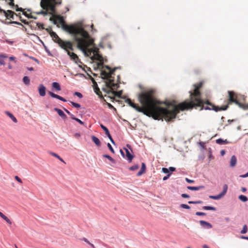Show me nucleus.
<instances>
[{"label":"nucleus","mask_w":248,"mask_h":248,"mask_svg":"<svg viewBox=\"0 0 248 248\" xmlns=\"http://www.w3.org/2000/svg\"><path fill=\"white\" fill-rule=\"evenodd\" d=\"M0 217H1L4 220H5L8 224L11 225L12 221L6 216H5L2 212H0Z\"/></svg>","instance_id":"nucleus-22"},{"label":"nucleus","mask_w":248,"mask_h":248,"mask_svg":"<svg viewBox=\"0 0 248 248\" xmlns=\"http://www.w3.org/2000/svg\"><path fill=\"white\" fill-rule=\"evenodd\" d=\"M180 207L184 208V209H190V207L189 205L186 204H183V203L180 204Z\"/></svg>","instance_id":"nucleus-43"},{"label":"nucleus","mask_w":248,"mask_h":248,"mask_svg":"<svg viewBox=\"0 0 248 248\" xmlns=\"http://www.w3.org/2000/svg\"><path fill=\"white\" fill-rule=\"evenodd\" d=\"M202 209L204 210H213V211H216V209L214 207L212 206H204L202 207Z\"/></svg>","instance_id":"nucleus-36"},{"label":"nucleus","mask_w":248,"mask_h":248,"mask_svg":"<svg viewBox=\"0 0 248 248\" xmlns=\"http://www.w3.org/2000/svg\"><path fill=\"white\" fill-rule=\"evenodd\" d=\"M146 166L144 163H142L140 170L138 172L137 176H140L145 172Z\"/></svg>","instance_id":"nucleus-19"},{"label":"nucleus","mask_w":248,"mask_h":248,"mask_svg":"<svg viewBox=\"0 0 248 248\" xmlns=\"http://www.w3.org/2000/svg\"><path fill=\"white\" fill-rule=\"evenodd\" d=\"M100 127L105 131L106 135L108 134V133H109V130L105 126L102 124H101Z\"/></svg>","instance_id":"nucleus-38"},{"label":"nucleus","mask_w":248,"mask_h":248,"mask_svg":"<svg viewBox=\"0 0 248 248\" xmlns=\"http://www.w3.org/2000/svg\"><path fill=\"white\" fill-rule=\"evenodd\" d=\"M195 214L197 215V216H205L206 215V213H204V212H196Z\"/></svg>","instance_id":"nucleus-48"},{"label":"nucleus","mask_w":248,"mask_h":248,"mask_svg":"<svg viewBox=\"0 0 248 248\" xmlns=\"http://www.w3.org/2000/svg\"><path fill=\"white\" fill-rule=\"evenodd\" d=\"M50 35L54 41L57 43L59 46L63 49H71L73 50V43L70 41H64L61 39L56 32L52 31L50 32Z\"/></svg>","instance_id":"nucleus-5"},{"label":"nucleus","mask_w":248,"mask_h":248,"mask_svg":"<svg viewBox=\"0 0 248 248\" xmlns=\"http://www.w3.org/2000/svg\"><path fill=\"white\" fill-rule=\"evenodd\" d=\"M75 95L77 96L78 97H79V98H82V95L81 93H79V92H75Z\"/></svg>","instance_id":"nucleus-53"},{"label":"nucleus","mask_w":248,"mask_h":248,"mask_svg":"<svg viewBox=\"0 0 248 248\" xmlns=\"http://www.w3.org/2000/svg\"><path fill=\"white\" fill-rule=\"evenodd\" d=\"M216 142L219 144H225L228 143L229 142L227 140H223L221 139H218L216 140Z\"/></svg>","instance_id":"nucleus-29"},{"label":"nucleus","mask_w":248,"mask_h":248,"mask_svg":"<svg viewBox=\"0 0 248 248\" xmlns=\"http://www.w3.org/2000/svg\"><path fill=\"white\" fill-rule=\"evenodd\" d=\"M70 103L74 107H75L77 108H80V105L78 103H75L72 101H71Z\"/></svg>","instance_id":"nucleus-40"},{"label":"nucleus","mask_w":248,"mask_h":248,"mask_svg":"<svg viewBox=\"0 0 248 248\" xmlns=\"http://www.w3.org/2000/svg\"><path fill=\"white\" fill-rule=\"evenodd\" d=\"M92 140L98 146H100L101 145L99 140L94 136H92Z\"/></svg>","instance_id":"nucleus-25"},{"label":"nucleus","mask_w":248,"mask_h":248,"mask_svg":"<svg viewBox=\"0 0 248 248\" xmlns=\"http://www.w3.org/2000/svg\"><path fill=\"white\" fill-rule=\"evenodd\" d=\"M64 50L67 52V54L70 56L71 60H73L75 62L77 63V61L78 60V58L77 55L74 52H71L70 50L72 51L71 49L68 48Z\"/></svg>","instance_id":"nucleus-10"},{"label":"nucleus","mask_w":248,"mask_h":248,"mask_svg":"<svg viewBox=\"0 0 248 248\" xmlns=\"http://www.w3.org/2000/svg\"><path fill=\"white\" fill-rule=\"evenodd\" d=\"M107 146L108 147V148H109V149L110 150V151L112 153H114V151L113 149V148L112 147L111 145H110V143H108V144H107Z\"/></svg>","instance_id":"nucleus-46"},{"label":"nucleus","mask_w":248,"mask_h":248,"mask_svg":"<svg viewBox=\"0 0 248 248\" xmlns=\"http://www.w3.org/2000/svg\"><path fill=\"white\" fill-rule=\"evenodd\" d=\"M181 196L184 198H189V196L186 194H182Z\"/></svg>","instance_id":"nucleus-57"},{"label":"nucleus","mask_w":248,"mask_h":248,"mask_svg":"<svg viewBox=\"0 0 248 248\" xmlns=\"http://www.w3.org/2000/svg\"><path fill=\"white\" fill-rule=\"evenodd\" d=\"M138 100L142 107H140L127 98L125 102L135 108L137 111L143 114L152 117L155 120H162L169 122L176 118L177 114L181 110L177 105H173L171 103L167 104L168 106H172V109L162 108L160 106L163 103L158 100L157 91L154 88H149L143 90L138 95Z\"/></svg>","instance_id":"nucleus-1"},{"label":"nucleus","mask_w":248,"mask_h":248,"mask_svg":"<svg viewBox=\"0 0 248 248\" xmlns=\"http://www.w3.org/2000/svg\"><path fill=\"white\" fill-rule=\"evenodd\" d=\"M48 94L52 97L58 99L62 101H63V102H66V100L64 98H63V97H61V96L57 95L52 92H49Z\"/></svg>","instance_id":"nucleus-13"},{"label":"nucleus","mask_w":248,"mask_h":248,"mask_svg":"<svg viewBox=\"0 0 248 248\" xmlns=\"http://www.w3.org/2000/svg\"><path fill=\"white\" fill-rule=\"evenodd\" d=\"M37 26H38V28H39V29H44V25L43 24L37 23Z\"/></svg>","instance_id":"nucleus-51"},{"label":"nucleus","mask_w":248,"mask_h":248,"mask_svg":"<svg viewBox=\"0 0 248 248\" xmlns=\"http://www.w3.org/2000/svg\"><path fill=\"white\" fill-rule=\"evenodd\" d=\"M204 186H188L187 187V188L189 190H200L201 189H203L204 188Z\"/></svg>","instance_id":"nucleus-24"},{"label":"nucleus","mask_w":248,"mask_h":248,"mask_svg":"<svg viewBox=\"0 0 248 248\" xmlns=\"http://www.w3.org/2000/svg\"><path fill=\"white\" fill-rule=\"evenodd\" d=\"M106 135L108 137V138H109V139L111 141V142L113 143V144H114V141L113 140V139L112 138V137L110 135V133H108V134H106Z\"/></svg>","instance_id":"nucleus-47"},{"label":"nucleus","mask_w":248,"mask_h":248,"mask_svg":"<svg viewBox=\"0 0 248 248\" xmlns=\"http://www.w3.org/2000/svg\"><path fill=\"white\" fill-rule=\"evenodd\" d=\"M65 29L73 36L74 41L77 43L78 48L87 56L91 55L93 50L89 47L93 45V40L91 38L88 32L84 29L79 30L72 26H65Z\"/></svg>","instance_id":"nucleus-3"},{"label":"nucleus","mask_w":248,"mask_h":248,"mask_svg":"<svg viewBox=\"0 0 248 248\" xmlns=\"http://www.w3.org/2000/svg\"><path fill=\"white\" fill-rule=\"evenodd\" d=\"M50 154L52 156L59 159L61 162H63L64 164H66L65 162L63 160V159L62 158H61L58 154L53 152H50Z\"/></svg>","instance_id":"nucleus-27"},{"label":"nucleus","mask_w":248,"mask_h":248,"mask_svg":"<svg viewBox=\"0 0 248 248\" xmlns=\"http://www.w3.org/2000/svg\"><path fill=\"white\" fill-rule=\"evenodd\" d=\"M54 110L57 112L59 115L61 116L63 119H65L66 118V115L61 109L58 108H55Z\"/></svg>","instance_id":"nucleus-16"},{"label":"nucleus","mask_w":248,"mask_h":248,"mask_svg":"<svg viewBox=\"0 0 248 248\" xmlns=\"http://www.w3.org/2000/svg\"><path fill=\"white\" fill-rule=\"evenodd\" d=\"M199 222L200 225L202 227H206L208 229H211L212 228V225L205 221L201 220Z\"/></svg>","instance_id":"nucleus-15"},{"label":"nucleus","mask_w":248,"mask_h":248,"mask_svg":"<svg viewBox=\"0 0 248 248\" xmlns=\"http://www.w3.org/2000/svg\"><path fill=\"white\" fill-rule=\"evenodd\" d=\"M9 0L10 1V2L9 3V4L10 6L16 7V5H15V4H14V0Z\"/></svg>","instance_id":"nucleus-55"},{"label":"nucleus","mask_w":248,"mask_h":248,"mask_svg":"<svg viewBox=\"0 0 248 248\" xmlns=\"http://www.w3.org/2000/svg\"><path fill=\"white\" fill-rule=\"evenodd\" d=\"M104 157L108 158V160H109L111 162L113 163H115V161L114 159H113L110 155H103Z\"/></svg>","instance_id":"nucleus-37"},{"label":"nucleus","mask_w":248,"mask_h":248,"mask_svg":"<svg viewBox=\"0 0 248 248\" xmlns=\"http://www.w3.org/2000/svg\"><path fill=\"white\" fill-rule=\"evenodd\" d=\"M109 94H111L113 95V97L109 96L111 99H114V96H117L118 97H120L122 94V91H118L116 92L115 91H111Z\"/></svg>","instance_id":"nucleus-14"},{"label":"nucleus","mask_w":248,"mask_h":248,"mask_svg":"<svg viewBox=\"0 0 248 248\" xmlns=\"http://www.w3.org/2000/svg\"><path fill=\"white\" fill-rule=\"evenodd\" d=\"M64 110H65V112H66L68 114H69V115L71 116V118H72H72H74V115L73 114H72V113H70V112H69L67 109H65V108H64Z\"/></svg>","instance_id":"nucleus-50"},{"label":"nucleus","mask_w":248,"mask_h":248,"mask_svg":"<svg viewBox=\"0 0 248 248\" xmlns=\"http://www.w3.org/2000/svg\"><path fill=\"white\" fill-rule=\"evenodd\" d=\"M54 17L56 19V20L59 22V23L62 25V28L66 31L68 32L70 34H71V33L69 31H68L67 30H66L65 29V26H72V27H74L76 29H79V30H82L83 29L82 28L79 27H77L75 25H67V24H65L62 16H55Z\"/></svg>","instance_id":"nucleus-8"},{"label":"nucleus","mask_w":248,"mask_h":248,"mask_svg":"<svg viewBox=\"0 0 248 248\" xmlns=\"http://www.w3.org/2000/svg\"><path fill=\"white\" fill-rule=\"evenodd\" d=\"M236 162H237V158H236V156L235 155H232L231 157L230 162V166L231 167H234L236 165Z\"/></svg>","instance_id":"nucleus-18"},{"label":"nucleus","mask_w":248,"mask_h":248,"mask_svg":"<svg viewBox=\"0 0 248 248\" xmlns=\"http://www.w3.org/2000/svg\"><path fill=\"white\" fill-rule=\"evenodd\" d=\"M74 136L75 137L78 138L80 136V134L79 133H76L74 135Z\"/></svg>","instance_id":"nucleus-62"},{"label":"nucleus","mask_w":248,"mask_h":248,"mask_svg":"<svg viewBox=\"0 0 248 248\" xmlns=\"http://www.w3.org/2000/svg\"><path fill=\"white\" fill-rule=\"evenodd\" d=\"M0 217H1L4 220H5L8 224L11 225L12 221L6 216H5L2 212H0Z\"/></svg>","instance_id":"nucleus-20"},{"label":"nucleus","mask_w":248,"mask_h":248,"mask_svg":"<svg viewBox=\"0 0 248 248\" xmlns=\"http://www.w3.org/2000/svg\"><path fill=\"white\" fill-rule=\"evenodd\" d=\"M108 107L111 109H114L116 110L115 108L110 103L106 102Z\"/></svg>","instance_id":"nucleus-54"},{"label":"nucleus","mask_w":248,"mask_h":248,"mask_svg":"<svg viewBox=\"0 0 248 248\" xmlns=\"http://www.w3.org/2000/svg\"><path fill=\"white\" fill-rule=\"evenodd\" d=\"M57 0H41L40 6L42 9H46L53 11L54 6L52 2H56Z\"/></svg>","instance_id":"nucleus-7"},{"label":"nucleus","mask_w":248,"mask_h":248,"mask_svg":"<svg viewBox=\"0 0 248 248\" xmlns=\"http://www.w3.org/2000/svg\"><path fill=\"white\" fill-rule=\"evenodd\" d=\"M228 189V186L226 184H225L223 187V191L220 194L223 196L226 193Z\"/></svg>","instance_id":"nucleus-35"},{"label":"nucleus","mask_w":248,"mask_h":248,"mask_svg":"<svg viewBox=\"0 0 248 248\" xmlns=\"http://www.w3.org/2000/svg\"><path fill=\"white\" fill-rule=\"evenodd\" d=\"M185 180H186V181L187 183H194V180H190V179H188V178H186Z\"/></svg>","instance_id":"nucleus-56"},{"label":"nucleus","mask_w":248,"mask_h":248,"mask_svg":"<svg viewBox=\"0 0 248 248\" xmlns=\"http://www.w3.org/2000/svg\"><path fill=\"white\" fill-rule=\"evenodd\" d=\"M7 58L6 56L4 55H0V65H4L5 64V59Z\"/></svg>","instance_id":"nucleus-31"},{"label":"nucleus","mask_w":248,"mask_h":248,"mask_svg":"<svg viewBox=\"0 0 248 248\" xmlns=\"http://www.w3.org/2000/svg\"><path fill=\"white\" fill-rule=\"evenodd\" d=\"M225 154V151L224 150L221 151L220 154H221V155H224Z\"/></svg>","instance_id":"nucleus-64"},{"label":"nucleus","mask_w":248,"mask_h":248,"mask_svg":"<svg viewBox=\"0 0 248 248\" xmlns=\"http://www.w3.org/2000/svg\"><path fill=\"white\" fill-rule=\"evenodd\" d=\"M170 175V173L168 174L167 176H164L163 177V180H166L168 179Z\"/></svg>","instance_id":"nucleus-59"},{"label":"nucleus","mask_w":248,"mask_h":248,"mask_svg":"<svg viewBox=\"0 0 248 248\" xmlns=\"http://www.w3.org/2000/svg\"><path fill=\"white\" fill-rule=\"evenodd\" d=\"M16 11H20V12H23V9L22 8H19L18 7V5H16Z\"/></svg>","instance_id":"nucleus-52"},{"label":"nucleus","mask_w":248,"mask_h":248,"mask_svg":"<svg viewBox=\"0 0 248 248\" xmlns=\"http://www.w3.org/2000/svg\"><path fill=\"white\" fill-rule=\"evenodd\" d=\"M105 67L108 71L102 70L101 75L103 78L107 80L106 83V86L109 88L108 93L109 94L111 91H114V90H116L119 87L118 83H114V78L112 77L116 68L111 69L110 67L107 65H105Z\"/></svg>","instance_id":"nucleus-4"},{"label":"nucleus","mask_w":248,"mask_h":248,"mask_svg":"<svg viewBox=\"0 0 248 248\" xmlns=\"http://www.w3.org/2000/svg\"><path fill=\"white\" fill-rule=\"evenodd\" d=\"M52 87L57 91H61V88L59 83L54 82L52 83Z\"/></svg>","instance_id":"nucleus-28"},{"label":"nucleus","mask_w":248,"mask_h":248,"mask_svg":"<svg viewBox=\"0 0 248 248\" xmlns=\"http://www.w3.org/2000/svg\"><path fill=\"white\" fill-rule=\"evenodd\" d=\"M1 11H2L4 14L5 16L7 18H12V19H14V15L15 13L11 10H7L5 11L3 10H1Z\"/></svg>","instance_id":"nucleus-11"},{"label":"nucleus","mask_w":248,"mask_h":248,"mask_svg":"<svg viewBox=\"0 0 248 248\" xmlns=\"http://www.w3.org/2000/svg\"><path fill=\"white\" fill-rule=\"evenodd\" d=\"M102 58V57L100 54H99V53H97V55H95V56H93L92 57V60H97L98 61H101Z\"/></svg>","instance_id":"nucleus-34"},{"label":"nucleus","mask_w":248,"mask_h":248,"mask_svg":"<svg viewBox=\"0 0 248 248\" xmlns=\"http://www.w3.org/2000/svg\"><path fill=\"white\" fill-rule=\"evenodd\" d=\"M83 240L84 241L87 243H88V244H90V242L85 238H83Z\"/></svg>","instance_id":"nucleus-63"},{"label":"nucleus","mask_w":248,"mask_h":248,"mask_svg":"<svg viewBox=\"0 0 248 248\" xmlns=\"http://www.w3.org/2000/svg\"><path fill=\"white\" fill-rule=\"evenodd\" d=\"M139 168V166L138 165H135L130 167L129 169L131 170H137Z\"/></svg>","instance_id":"nucleus-42"},{"label":"nucleus","mask_w":248,"mask_h":248,"mask_svg":"<svg viewBox=\"0 0 248 248\" xmlns=\"http://www.w3.org/2000/svg\"><path fill=\"white\" fill-rule=\"evenodd\" d=\"M189 204H200L202 203V201H189L188 202Z\"/></svg>","instance_id":"nucleus-44"},{"label":"nucleus","mask_w":248,"mask_h":248,"mask_svg":"<svg viewBox=\"0 0 248 248\" xmlns=\"http://www.w3.org/2000/svg\"><path fill=\"white\" fill-rule=\"evenodd\" d=\"M92 80L93 83L94 92L97 95L100 96V94H101V92L100 91L99 88L98 87L97 84L95 80L93 79Z\"/></svg>","instance_id":"nucleus-17"},{"label":"nucleus","mask_w":248,"mask_h":248,"mask_svg":"<svg viewBox=\"0 0 248 248\" xmlns=\"http://www.w3.org/2000/svg\"><path fill=\"white\" fill-rule=\"evenodd\" d=\"M193 86L194 87L193 91L189 92L190 101H185L178 104V107L180 108L181 111L190 109L193 108L200 107L201 110L202 109L214 110L217 112L226 110L228 108V105L232 103H234L240 108L245 110L248 109V103L243 104L239 102L237 99V95L233 91H228V92L229 95L228 104L218 107L213 105L208 100H203L201 98V93L200 89L202 86V82L197 84H194Z\"/></svg>","instance_id":"nucleus-2"},{"label":"nucleus","mask_w":248,"mask_h":248,"mask_svg":"<svg viewBox=\"0 0 248 248\" xmlns=\"http://www.w3.org/2000/svg\"><path fill=\"white\" fill-rule=\"evenodd\" d=\"M15 178L18 183H19L20 184L22 183V181L21 179L18 176H16L15 177Z\"/></svg>","instance_id":"nucleus-49"},{"label":"nucleus","mask_w":248,"mask_h":248,"mask_svg":"<svg viewBox=\"0 0 248 248\" xmlns=\"http://www.w3.org/2000/svg\"><path fill=\"white\" fill-rule=\"evenodd\" d=\"M248 231V228L246 225L243 226V229L241 231V233L242 234L246 233Z\"/></svg>","instance_id":"nucleus-39"},{"label":"nucleus","mask_w":248,"mask_h":248,"mask_svg":"<svg viewBox=\"0 0 248 248\" xmlns=\"http://www.w3.org/2000/svg\"><path fill=\"white\" fill-rule=\"evenodd\" d=\"M5 114L9 116L14 123H16L17 122L16 118L9 111H6Z\"/></svg>","instance_id":"nucleus-26"},{"label":"nucleus","mask_w":248,"mask_h":248,"mask_svg":"<svg viewBox=\"0 0 248 248\" xmlns=\"http://www.w3.org/2000/svg\"><path fill=\"white\" fill-rule=\"evenodd\" d=\"M223 196L220 193L219 194L216 196H210L209 198L213 200H219Z\"/></svg>","instance_id":"nucleus-33"},{"label":"nucleus","mask_w":248,"mask_h":248,"mask_svg":"<svg viewBox=\"0 0 248 248\" xmlns=\"http://www.w3.org/2000/svg\"><path fill=\"white\" fill-rule=\"evenodd\" d=\"M23 81L26 85H29L30 83V79L27 76H25L23 78Z\"/></svg>","instance_id":"nucleus-30"},{"label":"nucleus","mask_w":248,"mask_h":248,"mask_svg":"<svg viewBox=\"0 0 248 248\" xmlns=\"http://www.w3.org/2000/svg\"><path fill=\"white\" fill-rule=\"evenodd\" d=\"M247 177H248V172L247 173H246L245 174H243V175H240V177H241V178H246Z\"/></svg>","instance_id":"nucleus-58"},{"label":"nucleus","mask_w":248,"mask_h":248,"mask_svg":"<svg viewBox=\"0 0 248 248\" xmlns=\"http://www.w3.org/2000/svg\"><path fill=\"white\" fill-rule=\"evenodd\" d=\"M93 50L92 53L93 54V56H95V55H97V53H98L99 50L96 47H93L92 48Z\"/></svg>","instance_id":"nucleus-41"},{"label":"nucleus","mask_w":248,"mask_h":248,"mask_svg":"<svg viewBox=\"0 0 248 248\" xmlns=\"http://www.w3.org/2000/svg\"><path fill=\"white\" fill-rule=\"evenodd\" d=\"M175 170V168L173 167H170L169 169L167 168H162V172H163L164 173H166V174L169 173V171H171L172 172Z\"/></svg>","instance_id":"nucleus-23"},{"label":"nucleus","mask_w":248,"mask_h":248,"mask_svg":"<svg viewBox=\"0 0 248 248\" xmlns=\"http://www.w3.org/2000/svg\"><path fill=\"white\" fill-rule=\"evenodd\" d=\"M20 21L24 23L25 24H27L28 22L26 21V20L21 19V17L20 16Z\"/></svg>","instance_id":"nucleus-60"},{"label":"nucleus","mask_w":248,"mask_h":248,"mask_svg":"<svg viewBox=\"0 0 248 248\" xmlns=\"http://www.w3.org/2000/svg\"><path fill=\"white\" fill-rule=\"evenodd\" d=\"M72 119L75 120V121L78 122V123H79L81 125H84V123L83 122L81 121L79 119H78L77 118H76L75 116H74V118H72Z\"/></svg>","instance_id":"nucleus-45"},{"label":"nucleus","mask_w":248,"mask_h":248,"mask_svg":"<svg viewBox=\"0 0 248 248\" xmlns=\"http://www.w3.org/2000/svg\"><path fill=\"white\" fill-rule=\"evenodd\" d=\"M62 3V0H57L56 2H52V4L54 6L53 11H51L50 10L46 9H43L44 10H41L40 12L37 13L38 15H46L47 14H49L51 15H54L56 12V7L57 6L60 5Z\"/></svg>","instance_id":"nucleus-6"},{"label":"nucleus","mask_w":248,"mask_h":248,"mask_svg":"<svg viewBox=\"0 0 248 248\" xmlns=\"http://www.w3.org/2000/svg\"><path fill=\"white\" fill-rule=\"evenodd\" d=\"M11 23L12 24H17V25H22L20 23L18 22L17 21H12V22H11Z\"/></svg>","instance_id":"nucleus-61"},{"label":"nucleus","mask_w":248,"mask_h":248,"mask_svg":"<svg viewBox=\"0 0 248 248\" xmlns=\"http://www.w3.org/2000/svg\"><path fill=\"white\" fill-rule=\"evenodd\" d=\"M123 150L125 151V152L126 153V156H125L124 153L123 151V150H121L120 153H121L122 155L124 157H126L127 159V160L129 161V162H131L134 157V156L130 153V151L128 150V149L127 148H124Z\"/></svg>","instance_id":"nucleus-9"},{"label":"nucleus","mask_w":248,"mask_h":248,"mask_svg":"<svg viewBox=\"0 0 248 248\" xmlns=\"http://www.w3.org/2000/svg\"><path fill=\"white\" fill-rule=\"evenodd\" d=\"M46 88L43 85L40 84L38 87V91L41 96H44L46 95Z\"/></svg>","instance_id":"nucleus-12"},{"label":"nucleus","mask_w":248,"mask_h":248,"mask_svg":"<svg viewBox=\"0 0 248 248\" xmlns=\"http://www.w3.org/2000/svg\"><path fill=\"white\" fill-rule=\"evenodd\" d=\"M0 217H1L4 220H5L8 224L11 225L12 221L6 216H5L2 212H0Z\"/></svg>","instance_id":"nucleus-21"},{"label":"nucleus","mask_w":248,"mask_h":248,"mask_svg":"<svg viewBox=\"0 0 248 248\" xmlns=\"http://www.w3.org/2000/svg\"><path fill=\"white\" fill-rule=\"evenodd\" d=\"M238 198L240 201L243 202H246L248 200V198H247V197L243 195H240Z\"/></svg>","instance_id":"nucleus-32"}]
</instances>
